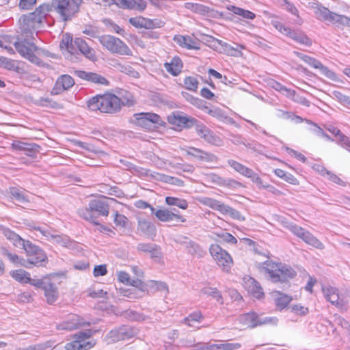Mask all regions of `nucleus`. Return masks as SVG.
Returning <instances> with one entry per match:
<instances>
[{
	"instance_id": "nucleus-1",
	"label": "nucleus",
	"mask_w": 350,
	"mask_h": 350,
	"mask_svg": "<svg viewBox=\"0 0 350 350\" xmlns=\"http://www.w3.org/2000/svg\"><path fill=\"white\" fill-rule=\"evenodd\" d=\"M260 268L265 277L274 283L286 282L296 275V271L291 266L272 260L261 263Z\"/></svg>"
},
{
	"instance_id": "nucleus-2",
	"label": "nucleus",
	"mask_w": 350,
	"mask_h": 350,
	"mask_svg": "<svg viewBox=\"0 0 350 350\" xmlns=\"http://www.w3.org/2000/svg\"><path fill=\"white\" fill-rule=\"evenodd\" d=\"M119 97L112 93L97 95L88 101V105L92 111L116 113L120 111Z\"/></svg>"
},
{
	"instance_id": "nucleus-3",
	"label": "nucleus",
	"mask_w": 350,
	"mask_h": 350,
	"mask_svg": "<svg viewBox=\"0 0 350 350\" xmlns=\"http://www.w3.org/2000/svg\"><path fill=\"white\" fill-rule=\"evenodd\" d=\"M50 11V5L44 3L37 8L33 12L23 15L19 20L21 31L24 33H31L40 28L43 20Z\"/></svg>"
},
{
	"instance_id": "nucleus-4",
	"label": "nucleus",
	"mask_w": 350,
	"mask_h": 350,
	"mask_svg": "<svg viewBox=\"0 0 350 350\" xmlns=\"http://www.w3.org/2000/svg\"><path fill=\"white\" fill-rule=\"evenodd\" d=\"M82 0H53L50 5L64 21L70 20L79 10Z\"/></svg>"
},
{
	"instance_id": "nucleus-5",
	"label": "nucleus",
	"mask_w": 350,
	"mask_h": 350,
	"mask_svg": "<svg viewBox=\"0 0 350 350\" xmlns=\"http://www.w3.org/2000/svg\"><path fill=\"white\" fill-rule=\"evenodd\" d=\"M14 46L21 57L36 65L41 64L39 56L42 55L44 51L37 47L33 42L24 39L15 42Z\"/></svg>"
},
{
	"instance_id": "nucleus-6",
	"label": "nucleus",
	"mask_w": 350,
	"mask_h": 350,
	"mask_svg": "<svg viewBox=\"0 0 350 350\" xmlns=\"http://www.w3.org/2000/svg\"><path fill=\"white\" fill-rule=\"evenodd\" d=\"M22 247L26 254V263L30 267L31 265L44 266V264L48 261L45 252L31 241H27Z\"/></svg>"
},
{
	"instance_id": "nucleus-7",
	"label": "nucleus",
	"mask_w": 350,
	"mask_h": 350,
	"mask_svg": "<svg viewBox=\"0 0 350 350\" xmlns=\"http://www.w3.org/2000/svg\"><path fill=\"white\" fill-rule=\"evenodd\" d=\"M100 43L112 53L121 55H132L133 52L129 47L120 38L110 35L98 37Z\"/></svg>"
},
{
	"instance_id": "nucleus-8",
	"label": "nucleus",
	"mask_w": 350,
	"mask_h": 350,
	"mask_svg": "<svg viewBox=\"0 0 350 350\" xmlns=\"http://www.w3.org/2000/svg\"><path fill=\"white\" fill-rule=\"evenodd\" d=\"M197 200L200 204L217 211L222 215H229L233 219L240 221L244 220V217L238 211L224 204L219 200L208 197H199Z\"/></svg>"
},
{
	"instance_id": "nucleus-9",
	"label": "nucleus",
	"mask_w": 350,
	"mask_h": 350,
	"mask_svg": "<svg viewBox=\"0 0 350 350\" xmlns=\"http://www.w3.org/2000/svg\"><path fill=\"white\" fill-rule=\"evenodd\" d=\"M209 252L218 267L225 272H230L233 260L228 252L217 244H212L209 247Z\"/></svg>"
},
{
	"instance_id": "nucleus-10",
	"label": "nucleus",
	"mask_w": 350,
	"mask_h": 350,
	"mask_svg": "<svg viewBox=\"0 0 350 350\" xmlns=\"http://www.w3.org/2000/svg\"><path fill=\"white\" fill-rule=\"evenodd\" d=\"M237 321L243 326L248 328L265 324L275 325L278 323L276 317H261L253 312L240 315Z\"/></svg>"
},
{
	"instance_id": "nucleus-11",
	"label": "nucleus",
	"mask_w": 350,
	"mask_h": 350,
	"mask_svg": "<svg viewBox=\"0 0 350 350\" xmlns=\"http://www.w3.org/2000/svg\"><path fill=\"white\" fill-rule=\"evenodd\" d=\"M92 335V332L91 330L79 332L75 334L72 337V340L66 344L65 349L66 350H88L91 349L95 343L86 340Z\"/></svg>"
},
{
	"instance_id": "nucleus-12",
	"label": "nucleus",
	"mask_w": 350,
	"mask_h": 350,
	"mask_svg": "<svg viewBox=\"0 0 350 350\" xmlns=\"http://www.w3.org/2000/svg\"><path fill=\"white\" fill-rule=\"evenodd\" d=\"M133 122L145 129H150L152 124L164 126L165 122L161 117L154 113H138L133 115Z\"/></svg>"
},
{
	"instance_id": "nucleus-13",
	"label": "nucleus",
	"mask_w": 350,
	"mask_h": 350,
	"mask_svg": "<svg viewBox=\"0 0 350 350\" xmlns=\"http://www.w3.org/2000/svg\"><path fill=\"white\" fill-rule=\"evenodd\" d=\"M289 228L294 234L301 239L307 244L319 250L324 248L323 244L317 238L301 227L297 225H291Z\"/></svg>"
},
{
	"instance_id": "nucleus-14",
	"label": "nucleus",
	"mask_w": 350,
	"mask_h": 350,
	"mask_svg": "<svg viewBox=\"0 0 350 350\" xmlns=\"http://www.w3.org/2000/svg\"><path fill=\"white\" fill-rule=\"evenodd\" d=\"M130 284L133 288L122 291L123 296L127 297L129 299H139L142 298L145 293H147L148 282L144 283L140 280H133L131 281Z\"/></svg>"
},
{
	"instance_id": "nucleus-15",
	"label": "nucleus",
	"mask_w": 350,
	"mask_h": 350,
	"mask_svg": "<svg viewBox=\"0 0 350 350\" xmlns=\"http://www.w3.org/2000/svg\"><path fill=\"white\" fill-rule=\"evenodd\" d=\"M129 23L136 28H144L146 29L161 28L165 23L159 19H150L139 16L129 18Z\"/></svg>"
},
{
	"instance_id": "nucleus-16",
	"label": "nucleus",
	"mask_w": 350,
	"mask_h": 350,
	"mask_svg": "<svg viewBox=\"0 0 350 350\" xmlns=\"http://www.w3.org/2000/svg\"><path fill=\"white\" fill-rule=\"evenodd\" d=\"M228 163L236 172L243 176L250 178L256 185H262V179L252 169L232 159L228 160Z\"/></svg>"
},
{
	"instance_id": "nucleus-17",
	"label": "nucleus",
	"mask_w": 350,
	"mask_h": 350,
	"mask_svg": "<svg viewBox=\"0 0 350 350\" xmlns=\"http://www.w3.org/2000/svg\"><path fill=\"white\" fill-rule=\"evenodd\" d=\"M196 126L197 134L206 142L215 146H221V139L217 136L213 131L208 129L205 125L196 120V123L193 124Z\"/></svg>"
},
{
	"instance_id": "nucleus-18",
	"label": "nucleus",
	"mask_w": 350,
	"mask_h": 350,
	"mask_svg": "<svg viewBox=\"0 0 350 350\" xmlns=\"http://www.w3.org/2000/svg\"><path fill=\"white\" fill-rule=\"evenodd\" d=\"M156 217L162 222H171L176 221L184 223L186 221V219L179 215L178 211L175 208L167 209L161 208L157 211H154L153 213Z\"/></svg>"
},
{
	"instance_id": "nucleus-19",
	"label": "nucleus",
	"mask_w": 350,
	"mask_h": 350,
	"mask_svg": "<svg viewBox=\"0 0 350 350\" xmlns=\"http://www.w3.org/2000/svg\"><path fill=\"white\" fill-rule=\"evenodd\" d=\"M133 336V331L128 326H122L110 331L105 336L107 343H113L129 338Z\"/></svg>"
},
{
	"instance_id": "nucleus-20",
	"label": "nucleus",
	"mask_w": 350,
	"mask_h": 350,
	"mask_svg": "<svg viewBox=\"0 0 350 350\" xmlns=\"http://www.w3.org/2000/svg\"><path fill=\"white\" fill-rule=\"evenodd\" d=\"M115 201L112 198L94 199L90 201L89 208L92 211L99 215L107 216L109 215V202Z\"/></svg>"
},
{
	"instance_id": "nucleus-21",
	"label": "nucleus",
	"mask_w": 350,
	"mask_h": 350,
	"mask_svg": "<svg viewBox=\"0 0 350 350\" xmlns=\"http://www.w3.org/2000/svg\"><path fill=\"white\" fill-rule=\"evenodd\" d=\"M325 299L332 304L342 306L347 303L344 297L339 295L338 290L331 286H325L322 288Z\"/></svg>"
},
{
	"instance_id": "nucleus-22",
	"label": "nucleus",
	"mask_w": 350,
	"mask_h": 350,
	"mask_svg": "<svg viewBox=\"0 0 350 350\" xmlns=\"http://www.w3.org/2000/svg\"><path fill=\"white\" fill-rule=\"evenodd\" d=\"M75 84L74 79L68 75H63L58 77L54 87L51 90V94L57 95L69 90Z\"/></svg>"
},
{
	"instance_id": "nucleus-23",
	"label": "nucleus",
	"mask_w": 350,
	"mask_h": 350,
	"mask_svg": "<svg viewBox=\"0 0 350 350\" xmlns=\"http://www.w3.org/2000/svg\"><path fill=\"white\" fill-rule=\"evenodd\" d=\"M183 151H184L187 155L194 157L201 161L214 162L217 161V157L214 154L194 147L183 148Z\"/></svg>"
},
{
	"instance_id": "nucleus-24",
	"label": "nucleus",
	"mask_w": 350,
	"mask_h": 350,
	"mask_svg": "<svg viewBox=\"0 0 350 350\" xmlns=\"http://www.w3.org/2000/svg\"><path fill=\"white\" fill-rule=\"evenodd\" d=\"M167 120L170 124L178 127L186 126L189 128L193 126V124L196 123V119L178 113L170 115L167 117Z\"/></svg>"
},
{
	"instance_id": "nucleus-25",
	"label": "nucleus",
	"mask_w": 350,
	"mask_h": 350,
	"mask_svg": "<svg viewBox=\"0 0 350 350\" xmlns=\"http://www.w3.org/2000/svg\"><path fill=\"white\" fill-rule=\"evenodd\" d=\"M241 347L240 343L220 342L218 344H198L196 350H235Z\"/></svg>"
},
{
	"instance_id": "nucleus-26",
	"label": "nucleus",
	"mask_w": 350,
	"mask_h": 350,
	"mask_svg": "<svg viewBox=\"0 0 350 350\" xmlns=\"http://www.w3.org/2000/svg\"><path fill=\"white\" fill-rule=\"evenodd\" d=\"M244 287L254 297L261 299L264 293L260 284L253 278L248 277L244 279Z\"/></svg>"
},
{
	"instance_id": "nucleus-27",
	"label": "nucleus",
	"mask_w": 350,
	"mask_h": 350,
	"mask_svg": "<svg viewBox=\"0 0 350 350\" xmlns=\"http://www.w3.org/2000/svg\"><path fill=\"white\" fill-rule=\"evenodd\" d=\"M34 230L39 231L44 237L48 238L49 240L53 241L62 246L68 247H70L72 243L70 239L65 235L52 234L48 230H44L40 227H34Z\"/></svg>"
},
{
	"instance_id": "nucleus-28",
	"label": "nucleus",
	"mask_w": 350,
	"mask_h": 350,
	"mask_svg": "<svg viewBox=\"0 0 350 350\" xmlns=\"http://www.w3.org/2000/svg\"><path fill=\"white\" fill-rule=\"evenodd\" d=\"M75 73L77 77H79V78H81L82 79L88 81H91V82H93L95 83H98V84L105 85H108L107 80L105 77H103L96 73L85 72V71H83V70H77L75 72Z\"/></svg>"
},
{
	"instance_id": "nucleus-29",
	"label": "nucleus",
	"mask_w": 350,
	"mask_h": 350,
	"mask_svg": "<svg viewBox=\"0 0 350 350\" xmlns=\"http://www.w3.org/2000/svg\"><path fill=\"white\" fill-rule=\"evenodd\" d=\"M74 42L80 52L88 59L93 62L96 60L97 58L95 51L90 48L83 39L77 38L75 40Z\"/></svg>"
},
{
	"instance_id": "nucleus-30",
	"label": "nucleus",
	"mask_w": 350,
	"mask_h": 350,
	"mask_svg": "<svg viewBox=\"0 0 350 350\" xmlns=\"http://www.w3.org/2000/svg\"><path fill=\"white\" fill-rule=\"evenodd\" d=\"M9 193L12 199L15 200L19 204L25 205L30 201L29 195L25 190L17 187H10Z\"/></svg>"
},
{
	"instance_id": "nucleus-31",
	"label": "nucleus",
	"mask_w": 350,
	"mask_h": 350,
	"mask_svg": "<svg viewBox=\"0 0 350 350\" xmlns=\"http://www.w3.org/2000/svg\"><path fill=\"white\" fill-rule=\"evenodd\" d=\"M42 289L44 291L47 303L49 304H53L58 297L57 286L54 284L47 282L43 285Z\"/></svg>"
},
{
	"instance_id": "nucleus-32",
	"label": "nucleus",
	"mask_w": 350,
	"mask_h": 350,
	"mask_svg": "<svg viewBox=\"0 0 350 350\" xmlns=\"http://www.w3.org/2000/svg\"><path fill=\"white\" fill-rule=\"evenodd\" d=\"M214 46L219 53H225L228 55L237 56L239 53V50L220 40L215 39L214 40Z\"/></svg>"
},
{
	"instance_id": "nucleus-33",
	"label": "nucleus",
	"mask_w": 350,
	"mask_h": 350,
	"mask_svg": "<svg viewBox=\"0 0 350 350\" xmlns=\"http://www.w3.org/2000/svg\"><path fill=\"white\" fill-rule=\"evenodd\" d=\"M164 68L170 74L177 76L183 68V62L178 57H174L170 62H165Z\"/></svg>"
},
{
	"instance_id": "nucleus-34",
	"label": "nucleus",
	"mask_w": 350,
	"mask_h": 350,
	"mask_svg": "<svg viewBox=\"0 0 350 350\" xmlns=\"http://www.w3.org/2000/svg\"><path fill=\"white\" fill-rule=\"evenodd\" d=\"M174 40L182 47L187 49H198V43L190 36H184L176 35L174 37Z\"/></svg>"
},
{
	"instance_id": "nucleus-35",
	"label": "nucleus",
	"mask_w": 350,
	"mask_h": 350,
	"mask_svg": "<svg viewBox=\"0 0 350 350\" xmlns=\"http://www.w3.org/2000/svg\"><path fill=\"white\" fill-rule=\"evenodd\" d=\"M79 317L77 315L72 314L69 320L57 325V328L61 330H73L81 325Z\"/></svg>"
},
{
	"instance_id": "nucleus-36",
	"label": "nucleus",
	"mask_w": 350,
	"mask_h": 350,
	"mask_svg": "<svg viewBox=\"0 0 350 350\" xmlns=\"http://www.w3.org/2000/svg\"><path fill=\"white\" fill-rule=\"evenodd\" d=\"M273 297H274L276 307L280 310L285 308L292 300L291 297L279 291L273 292Z\"/></svg>"
},
{
	"instance_id": "nucleus-37",
	"label": "nucleus",
	"mask_w": 350,
	"mask_h": 350,
	"mask_svg": "<svg viewBox=\"0 0 350 350\" xmlns=\"http://www.w3.org/2000/svg\"><path fill=\"white\" fill-rule=\"evenodd\" d=\"M183 7L194 13L201 15H206L209 13L210 11L208 7L197 3L186 2L184 3Z\"/></svg>"
},
{
	"instance_id": "nucleus-38",
	"label": "nucleus",
	"mask_w": 350,
	"mask_h": 350,
	"mask_svg": "<svg viewBox=\"0 0 350 350\" xmlns=\"http://www.w3.org/2000/svg\"><path fill=\"white\" fill-rule=\"evenodd\" d=\"M157 291H161L167 294L168 293L167 284L165 282L154 280L148 282L147 293H154Z\"/></svg>"
},
{
	"instance_id": "nucleus-39",
	"label": "nucleus",
	"mask_w": 350,
	"mask_h": 350,
	"mask_svg": "<svg viewBox=\"0 0 350 350\" xmlns=\"http://www.w3.org/2000/svg\"><path fill=\"white\" fill-rule=\"evenodd\" d=\"M0 67L17 73H19L21 70L15 60L3 56H0Z\"/></svg>"
},
{
	"instance_id": "nucleus-40",
	"label": "nucleus",
	"mask_w": 350,
	"mask_h": 350,
	"mask_svg": "<svg viewBox=\"0 0 350 350\" xmlns=\"http://www.w3.org/2000/svg\"><path fill=\"white\" fill-rule=\"evenodd\" d=\"M137 250L150 254L152 258H157L161 254L157 247L155 245L150 243H139Z\"/></svg>"
},
{
	"instance_id": "nucleus-41",
	"label": "nucleus",
	"mask_w": 350,
	"mask_h": 350,
	"mask_svg": "<svg viewBox=\"0 0 350 350\" xmlns=\"http://www.w3.org/2000/svg\"><path fill=\"white\" fill-rule=\"evenodd\" d=\"M4 236L16 247H22L27 240L23 239L19 235L9 229H4Z\"/></svg>"
},
{
	"instance_id": "nucleus-42",
	"label": "nucleus",
	"mask_w": 350,
	"mask_h": 350,
	"mask_svg": "<svg viewBox=\"0 0 350 350\" xmlns=\"http://www.w3.org/2000/svg\"><path fill=\"white\" fill-rule=\"evenodd\" d=\"M2 254L14 264L16 265H21L29 269L31 268V267L26 263L25 259L21 258L16 254H12L5 249H3Z\"/></svg>"
},
{
	"instance_id": "nucleus-43",
	"label": "nucleus",
	"mask_w": 350,
	"mask_h": 350,
	"mask_svg": "<svg viewBox=\"0 0 350 350\" xmlns=\"http://www.w3.org/2000/svg\"><path fill=\"white\" fill-rule=\"evenodd\" d=\"M138 229L148 236L154 235L156 232L154 225L146 219L139 221Z\"/></svg>"
},
{
	"instance_id": "nucleus-44",
	"label": "nucleus",
	"mask_w": 350,
	"mask_h": 350,
	"mask_svg": "<svg viewBox=\"0 0 350 350\" xmlns=\"http://www.w3.org/2000/svg\"><path fill=\"white\" fill-rule=\"evenodd\" d=\"M74 44L72 38L70 35L66 34L63 36L60 43V47L62 50H66L69 54L72 55L75 53Z\"/></svg>"
},
{
	"instance_id": "nucleus-45",
	"label": "nucleus",
	"mask_w": 350,
	"mask_h": 350,
	"mask_svg": "<svg viewBox=\"0 0 350 350\" xmlns=\"http://www.w3.org/2000/svg\"><path fill=\"white\" fill-rule=\"evenodd\" d=\"M228 10L234 14L241 16L245 18L253 20L256 17V14L252 12L247 10H244L243 8L234 6V5H229L228 7Z\"/></svg>"
},
{
	"instance_id": "nucleus-46",
	"label": "nucleus",
	"mask_w": 350,
	"mask_h": 350,
	"mask_svg": "<svg viewBox=\"0 0 350 350\" xmlns=\"http://www.w3.org/2000/svg\"><path fill=\"white\" fill-rule=\"evenodd\" d=\"M10 274L15 280L20 283L27 284L30 282V274L23 269L13 271Z\"/></svg>"
},
{
	"instance_id": "nucleus-47",
	"label": "nucleus",
	"mask_w": 350,
	"mask_h": 350,
	"mask_svg": "<svg viewBox=\"0 0 350 350\" xmlns=\"http://www.w3.org/2000/svg\"><path fill=\"white\" fill-rule=\"evenodd\" d=\"M118 97H119V100L120 101V108L122 107V106H127V107L133 106L135 103L133 94L129 92H126V91L122 92L120 93V96Z\"/></svg>"
},
{
	"instance_id": "nucleus-48",
	"label": "nucleus",
	"mask_w": 350,
	"mask_h": 350,
	"mask_svg": "<svg viewBox=\"0 0 350 350\" xmlns=\"http://www.w3.org/2000/svg\"><path fill=\"white\" fill-rule=\"evenodd\" d=\"M165 201L169 206H176L183 210L187 209L188 207V202L185 199L167 196L165 198Z\"/></svg>"
},
{
	"instance_id": "nucleus-49",
	"label": "nucleus",
	"mask_w": 350,
	"mask_h": 350,
	"mask_svg": "<svg viewBox=\"0 0 350 350\" xmlns=\"http://www.w3.org/2000/svg\"><path fill=\"white\" fill-rule=\"evenodd\" d=\"M202 293L208 296H211L215 299L216 301L220 304H223V298L220 292L214 287L206 286L201 290Z\"/></svg>"
},
{
	"instance_id": "nucleus-50",
	"label": "nucleus",
	"mask_w": 350,
	"mask_h": 350,
	"mask_svg": "<svg viewBox=\"0 0 350 350\" xmlns=\"http://www.w3.org/2000/svg\"><path fill=\"white\" fill-rule=\"evenodd\" d=\"M186 247L188 252L193 256L202 257L204 254V252L202 250L200 246L193 241H189L187 242Z\"/></svg>"
},
{
	"instance_id": "nucleus-51",
	"label": "nucleus",
	"mask_w": 350,
	"mask_h": 350,
	"mask_svg": "<svg viewBox=\"0 0 350 350\" xmlns=\"http://www.w3.org/2000/svg\"><path fill=\"white\" fill-rule=\"evenodd\" d=\"M93 212L94 211H92L88 207L79 209L78 214L81 217L85 219V220L95 225H99L98 222L96 220V217L92 215Z\"/></svg>"
},
{
	"instance_id": "nucleus-52",
	"label": "nucleus",
	"mask_w": 350,
	"mask_h": 350,
	"mask_svg": "<svg viewBox=\"0 0 350 350\" xmlns=\"http://www.w3.org/2000/svg\"><path fill=\"white\" fill-rule=\"evenodd\" d=\"M203 319L202 313L199 311L194 312L190 314L187 317L184 319V323L190 327L194 325L195 323H199Z\"/></svg>"
},
{
	"instance_id": "nucleus-53",
	"label": "nucleus",
	"mask_w": 350,
	"mask_h": 350,
	"mask_svg": "<svg viewBox=\"0 0 350 350\" xmlns=\"http://www.w3.org/2000/svg\"><path fill=\"white\" fill-rule=\"evenodd\" d=\"M184 87L191 92H196L198 88V81L194 77H187L184 79Z\"/></svg>"
},
{
	"instance_id": "nucleus-54",
	"label": "nucleus",
	"mask_w": 350,
	"mask_h": 350,
	"mask_svg": "<svg viewBox=\"0 0 350 350\" xmlns=\"http://www.w3.org/2000/svg\"><path fill=\"white\" fill-rule=\"evenodd\" d=\"M334 20H333L332 23L337 26L347 27L350 28V18L338 14L336 13V15L334 16Z\"/></svg>"
},
{
	"instance_id": "nucleus-55",
	"label": "nucleus",
	"mask_w": 350,
	"mask_h": 350,
	"mask_svg": "<svg viewBox=\"0 0 350 350\" xmlns=\"http://www.w3.org/2000/svg\"><path fill=\"white\" fill-rule=\"evenodd\" d=\"M271 25L280 32L283 33L284 35L292 36V31L291 29L284 26L281 22H280L278 20H272L271 21Z\"/></svg>"
},
{
	"instance_id": "nucleus-56",
	"label": "nucleus",
	"mask_w": 350,
	"mask_h": 350,
	"mask_svg": "<svg viewBox=\"0 0 350 350\" xmlns=\"http://www.w3.org/2000/svg\"><path fill=\"white\" fill-rule=\"evenodd\" d=\"M319 16L321 17L322 19L328 21L332 23L333 20H334V16L336 15V13L331 12L329 9L322 7L319 9Z\"/></svg>"
},
{
	"instance_id": "nucleus-57",
	"label": "nucleus",
	"mask_w": 350,
	"mask_h": 350,
	"mask_svg": "<svg viewBox=\"0 0 350 350\" xmlns=\"http://www.w3.org/2000/svg\"><path fill=\"white\" fill-rule=\"evenodd\" d=\"M280 5L294 16H298V10L288 0H278Z\"/></svg>"
},
{
	"instance_id": "nucleus-58",
	"label": "nucleus",
	"mask_w": 350,
	"mask_h": 350,
	"mask_svg": "<svg viewBox=\"0 0 350 350\" xmlns=\"http://www.w3.org/2000/svg\"><path fill=\"white\" fill-rule=\"evenodd\" d=\"M205 112L217 119H223L226 118L224 111L218 107H213L211 109L207 107Z\"/></svg>"
},
{
	"instance_id": "nucleus-59",
	"label": "nucleus",
	"mask_w": 350,
	"mask_h": 350,
	"mask_svg": "<svg viewBox=\"0 0 350 350\" xmlns=\"http://www.w3.org/2000/svg\"><path fill=\"white\" fill-rule=\"evenodd\" d=\"M318 69L319 70L321 75H324L325 77H327L328 79L332 81H336L337 77L336 74L332 70H329L328 68L323 66L321 63Z\"/></svg>"
},
{
	"instance_id": "nucleus-60",
	"label": "nucleus",
	"mask_w": 350,
	"mask_h": 350,
	"mask_svg": "<svg viewBox=\"0 0 350 350\" xmlns=\"http://www.w3.org/2000/svg\"><path fill=\"white\" fill-rule=\"evenodd\" d=\"M38 102L40 105L42 107H51L54 109H58L61 107L59 103L49 98H41Z\"/></svg>"
},
{
	"instance_id": "nucleus-61",
	"label": "nucleus",
	"mask_w": 350,
	"mask_h": 350,
	"mask_svg": "<svg viewBox=\"0 0 350 350\" xmlns=\"http://www.w3.org/2000/svg\"><path fill=\"white\" fill-rule=\"evenodd\" d=\"M333 98L336 99L338 102L344 105H347L349 104V101L350 100V97L346 95H344L340 92L334 90L332 92Z\"/></svg>"
},
{
	"instance_id": "nucleus-62",
	"label": "nucleus",
	"mask_w": 350,
	"mask_h": 350,
	"mask_svg": "<svg viewBox=\"0 0 350 350\" xmlns=\"http://www.w3.org/2000/svg\"><path fill=\"white\" fill-rule=\"evenodd\" d=\"M293 312L299 316H305L308 313V308L301 304H294L291 306Z\"/></svg>"
},
{
	"instance_id": "nucleus-63",
	"label": "nucleus",
	"mask_w": 350,
	"mask_h": 350,
	"mask_svg": "<svg viewBox=\"0 0 350 350\" xmlns=\"http://www.w3.org/2000/svg\"><path fill=\"white\" fill-rule=\"evenodd\" d=\"M34 145L30 144H26L21 142H16L12 144L14 149L17 150L29 151L33 150Z\"/></svg>"
},
{
	"instance_id": "nucleus-64",
	"label": "nucleus",
	"mask_w": 350,
	"mask_h": 350,
	"mask_svg": "<svg viewBox=\"0 0 350 350\" xmlns=\"http://www.w3.org/2000/svg\"><path fill=\"white\" fill-rule=\"evenodd\" d=\"M206 176V180L208 182L215 183L219 185H222L224 183V180L218 175L213 174V173H209L205 174Z\"/></svg>"
}]
</instances>
